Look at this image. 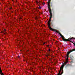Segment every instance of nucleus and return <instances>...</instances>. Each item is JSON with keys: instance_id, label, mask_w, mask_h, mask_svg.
<instances>
[{"instance_id": "1", "label": "nucleus", "mask_w": 75, "mask_h": 75, "mask_svg": "<svg viewBox=\"0 0 75 75\" xmlns=\"http://www.w3.org/2000/svg\"><path fill=\"white\" fill-rule=\"evenodd\" d=\"M52 18H51V17H50L49 20L48 22V25H49V28L51 30L53 31L57 32V30H56L52 28H51V27L50 26V21H51V20Z\"/></svg>"}, {"instance_id": "2", "label": "nucleus", "mask_w": 75, "mask_h": 75, "mask_svg": "<svg viewBox=\"0 0 75 75\" xmlns=\"http://www.w3.org/2000/svg\"><path fill=\"white\" fill-rule=\"evenodd\" d=\"M63 68L64 66H63V65H62L60 69L59 72V73L57 75H61L63 73Z\"/></svg>"}, {"instance_id": "3", "label": "nucleus", "mask_w": 75, "mask_h": 75, "mask_svg": "<svg viewBox=\"0 0 75 75\" xmlns=\"http://www.w3.org/2000/svg\"><path fill=\"white\" fill-rule=\"evenodd\" d=\"M51 0H49L48 2L47 3L49 10H51V8H50V3Z\"/></svg>"}, {"instance_id": "4", "label": "nucleus", "mask_w": 75, "mask_h": 75, "mask_svg": "<svg viewBox=\"0 0 75 75\" xmlns=\"http://www.w3.org/2000/svg\"><path fill=\"white\" fill-rule=\"evenodd\" d=\"M49 11L50 12V17H51V18H52V12L51 11V10H49Z\"/></svg>"}, {"instance_id": "5", "label": "nucleus", "mask_w": 75, "mask_h": 75, "mask_svg": "<svg viewBox=\"0 0 75 75\" xmlns=\"http://www.w3.org/2000/svg\"><path fill=\"white\" fill-rule=\"evenodd\" d=\"M50 51H51V49H49L48 50V52L49 54H50Z\"/></svg>"}, {"instance_id": "6", "label": "nucleus", "mask_w": 75, "mask_h": 75, "mask_svg": "<svg viewBox=\"0 0 75 75\" xmlns=\"http://www.w3.org/2000/svg\"><path fill=\"white\" fill-rule=\"evenodd\" d=\"M39 9H41V7H40V6H39Z\"/></svg>"}, {"instance_id": "7", "label": "nucleus", "mask_w": 75, "mask_h": 75, "mask_svg": "<svg viewBox=\"0 0 75 75\" xmlns=\"http://www.w3.org/2000/svg\"><path fill=\"white\" fill-rule=\"evenodd\" d=\"M42 4H43V5H44L45 4V3H42Z\"/></svg>"}, {"instance_id": "8", "label": "nucleus", "mask_w": 75, "mask_h": 75, "mask_svg": "<svg viewBox=\"0 0 75 75\" xmlns=\"http://www.w3.org/2000/svg\"><path fill=\"white\" fill-rule=\"evenodd\" d=\"M50 55V54H48L47 55V57H48V56H49Z\"/></svg>"}, {"instance_id": "9", "label": "nucleus", "mask_w": 75, "mask_h": 75, "mask_svg": "<svg viewBox=\"0 0 75 75\" xmlns=\"http://www.w3.org/2000/svg\"><path fill=\"white\" fill-rule=\"evenodd\" d=\"M43 44H45V43H44Z\"/></svg>"}, {"instance_id": "10", "label": "nucleus", "mask_w": 75, "mask_h": 75, "mask_svg": "<svg viewBox=\"0 0 75 75\" xmlns=\"http://www.w3.org/2000/svg\"><path fill=\"white\" fill-rule=\"evenodd\" d=\"M20 57V56H18V58H19Z\"/></svg>"}, {"instance_id": "11", "label": "nucleus", "mask_w": 75, "mask_h": 75, "mask_svg": "<svg viewBox=\"0 0 75 75\" xmlns=\"http://www.w3.org/2000/svg\"><path fill=\"white\" fill-rule=\"evenodd\" d=\"M1 4L0 3V4Z\"/></svg>"}, {"instance_id": "12", "label": "nucleus", "mask_w": 75, "mask_h": 75, "mask_svg": "<svg viewBox=\"0 0 75 75\" xmlns=\"http://www.w3.org/2000/svg\"><path fill=\"white\" fill-rule=\"evenodd\" d=\"M68 65H69V64H68Z\"/></svg>"}]
</instances>
